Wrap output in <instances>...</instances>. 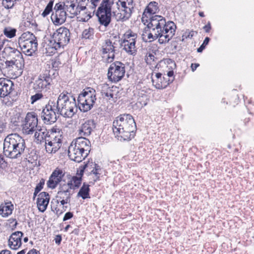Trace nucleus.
I'll return each mask as SVG.
<instances>
[{
	"label": "nucleus",
	"instance_id": "1",
	"mask_svg": "<svg viewBox=\"0 0 254 254\" xmlns=\"http://www.w3.org/2000/svg\"><path fill=\"white\" fill-rule=\"evenodd\" d=\"M147 28L153 30V32L161 36L158 42L160 44L168 43L174 36L176 25L171 21L166 22V19L161 15H154L149 17Z\"/></svg>",
	"mask_w": 254,
	"mask_h": 254
},
{
	"label": "nucleus",
	"instance_id": "2",
	"mask_svg": "<svg viewBox=\"0 0 254 254\" xmlns=\"http://www.w3.org/2000/svg\"><path fill=\"white\" fill-rule=\"evenodd\" d=\"M136 124L132 116L122 114L116 118L113 123V131L118 140H129L135 135Z\"/></svg>",
	"mask_w": 254,
	"mask_h": 254
},
{
	"label": "nucleus",
	"instance_id": "3",
	"mask_svg": "<svg viewBox=\"0 0 254 254\" xmlns=\"http://www.w3.org/2000/svg\"><path fill=\"white\" fill-rule=\"evenodd\" d=\"M25 148V140L17 133L8 134L4 140L3 153L10 158L20 157Z\"/></svg>",
	"mask_w": 254,
	"mask_h": 254
},
{
	"label": "nucleus",
	"instance_id": "4",
	"mask_svg": "<svg viewBox=\"0 0 254 254\" xmlns=\"http://www.w3.org/2000/svg\"><path fill=\"white\" fill-rule=\"evenodd\" d=\"M90 142L85 137H78L72 141L68 147V155L70 160L81 162L85 159L90 151Z\"/></svg>",
	"mask_w": 254,
	"mask_h": 254
},
{
	"label": "nucleus",
	"instance_id": "5",
	"mask_svg": "<svg viewBox=\"0 0 254 254\" xmlns=\"http://www.w3.org/2000/svg\"><path fill=\"white\" fill-rule=\"evenodd\" d=\"M58 114L64 118H71L77 112L75 98L69 93H61L56 103Z\"/></svg>",
	"mask_w": 254,
	"mask_h": 254
},
{
	"label": "nucleus",
	"instance_id": "6",
	"mask_svg": "<svg viewBox=\"0 0 254 254\" xmlns=\"http://www.w3.org/2000/svg\"><path fill=\"white\" fill-rule=\"evenodd\" d=\"M89 2V0H65L62 3L70 18L80 14L81 11H84L85 16L82 17L81 20L86 22L91 17V12L87 11Z\"/></svg>",
	"mask_w": 254,
	"mask_h": 254
},
{
	"label": "nucleus",
	"instance_id": "7",
	"mask_svg": "<svg viewBox=\"0 0 254 254\" xmlns=\"http://www.w3.org/2000/svg\"><path fill=\"white\" fill-rule=\"evenodd\" d=\"M69 30L64 26H62L57 29L52 34V40L50 41L46 49L51 50L50 53H55L56 51L61 47L66 46L70 39Z\"/></svg>",
	"mask_w": 254,
	"mask_h": 254
},
{
	"label": "nucleus",
	"instance_id": "8",
	"mask_svg": "<svg viewBox=\"0 0 254 254\" xmlns=\"http://www.w3.org/2000/svg\"><path fill=\"white\" fill-rule=\"evenodd\" d=\"M96 100V91L92 88L87 87L79 94L77 99L79 110L83 112L90 110Z\"/></svg>",
	"mask_w": 254,
	"mask_h": 254
},
{
	"label": "nucleus",
	"instance_id": "9",
	"mask_svg": "<svg viewBox=\"0 0 254 254\" xmlns=\"http://www.w3.org/2000/svg\"><path fill=\"white\" fill-rule=\"evenodd\" d=\"M18 43L23 52L28 56H31L37 50V37L30 32L22 33L18 39Z\"/></svg>",
	"mask_w": 254,
	"mask_h": 254
},
{
	"label": "nucleus",
	"instance_id": "10",
	"mask_svg": "<svg viewBox=\"0 0 254 254\" xmlns=\"http://www.w3.org/2000/svg\"><path fill=\"white\" fill-rule=\"evenodd\" d=\"M56 108V103L50 101L43 109L41 118L45 124L51 125L56 122L58 117L57 115H59Z\"/></svg>",
	"mask_w": 254,
	"mask_h": 254
},
{
	"label": "nucleus",
	"instance_id": "11",
	"mask_svg": "<svg viewBox=\"0 0 254 254\" xmlns=\"http://www.w3.org/2000/svg\"><path fill=\"white\" fill-rule=\"evenodd\" d=\"M125 72V64L120 62H115L108 69V77L112 82H117L123 78Z\"/></svg>",
	"mask_w": 254,
	"mask_h": 254
},
{
	"label": "nucleus",
	"instance_id": "12",
	"mask_svg": "<svg viewBox=\"0 0 254 254\" xmlns=\"http://www.w3.org/2000/svg\"><path fill=\"white\" fill-rule=\"evenodd\" d=\"M52 79L47 73L41 74L32 82V89L37 92L46 91L51 85Z\"/></svg>",
	"mask_w": 254,
	"mask_h": 254
},
{
	"label": "nucleus",
	"instance_id": "13",
	"mask_svg": "<svg viewBox=\"0 0 254 254\" xmlns=\"http://www.w3.org/2000/svg\"><path fill=\"white\" fill-rule=\"evenodd\" d=\"M38 122L37 115L35 112L27 113L22 125L23 132L27 134L33 133L37 127Z\"/></svg>",
	"mask_w": 254,
	"mask_h": 254
},
{
	"label": "nucleus",
	"instance_id": "14",
	"mask_svg": "<svg viewBox=\"0 0 254 254\" xmlns=\"http://www.w3.org/2000/svg\"><path fill=\"white\" fill-rule=\"evenodd\" d=\"M115 43L107 39L103 44L101 48V53L104 60L108 63H112L115 59L116 50Z\"/></svg>",
	"mask_w": 254,
	"mask_h": 254
},
{
	"label": "nucleus",
	"instance_id": "15",
	"mask_svg": "<svg viewBox=\"0 0 254 254\" xmlns=\"http://www.w3.org/2000/svg\"><path fill=\"white\" fill-rule=\"evenodd\" d=\"M54 10L55 12L52 14L51 18L55 25L62 24L65 22L66 16L69 17L68 13L64 8V6H62V3H56Z\"/></svg>",
	"mask_w": 254,
	"mask_h": 254
},
{
	"label": "nucleus",
	"instance_id": "16",
	"mask_svg": "<svg viewBox=\"0 0 254 254\" xmlns=\"http://www.w3.org/2000/svg\"><path fill=\"white\" fill-rule=\"evenodd\" d=\"M3 53L5 54L7 58L13 61L15 65L18 67L19 64L21 65L24 62L22 55L21 52L13 48L8 47L4 49Z\"/></svg>",
	"mask_w": 254,
	"mask_h": 254
},
{
	"label": "nucleus",
	"instance_id": "17",
	"mask_svg": "<svg viewBox=\"0 0 254 254\" xmlns=\"http://www.w3.org/2000/svg\"><path fill=\"white\" fill-rule=\"evenodd\" d=\"M64 176V172L62 170L57 168L52 172L47 182L48 188L52 190L55 189L62 181Z\"/></svg>",
	"mask_w": 254,
	"mask_h": 254
},
{
	"label": "nucleus",
	"instance_id": "18",
	"mask_svg": "<svg viewBox=\"0 0 254 254\" xmlns=\"http://www.w3.org/2000/svg\"><path fill=\"white\" fill-rule=\"evenodd\" d=\"M95 124L93 120H88L82 123L78 130L80 137H85L89 136L95 128Z\"/></svg>",
	"mask_w": 254,
	"mask_h": 254
},
{
	"label": "nucleus",
	"instance_id": "19",
	"mask_svg": "<svg viewBox=\"0 0 254 254\" xmlns=\"http://www.w3.org/2000/svg\"><path fill=\"white\" fill-rule=\"evenodd\" d=\"M83 172H87L91 175L94 174L95 175L94 181H96L99 179L101 174V168L98 164L91 162L83 166L82 169L80 170V174Z\"/></svg>",
	"mask_w": 254,
	"mask_h": 254
},
{
	"label": "nucleus",
	"instance_id": "20",
	"mask_svg": "<svg viewBox=\"0 0 254 254\" xmlns=\"http://www.w3.org/2000/svg\"><path fill=\"white\" fill-rule=\"evenodd\" d=\"M23 233L21 231L12 233L8 240V246L12 250H16L21 246Z\"/></svg>",
	"mask_w": 254,
	"mask_h": 254
},
{
	"label": "nucleus",
	"instance_id": "21",
	"mask_svg": "<svg viewBox=\"0 0 254 254\" xmlns=\"http://www.w3.org/2000/svg\"><path fill=\"white\" fill-rule=\"evenodd\" d=\"M50 200V195L46 192H41L38 196L37 204L38 210L44 212L47 209Z\"/></svg>",
	"mask_w": 254,
	"mask_h": 254
},
{
	"label": "nucleus",
	"instance_id": "22",
	"mask_svg": "<svg viewBox=\"0 0 254 254\" xmlns=\"http://www.w3.org/2000/svg\"><path fill=\"white\" fill-rule=\"evenodd\" d=\"M13 85L11 81L4 78H0V97H4L10 94Z\"/></svg>",
	"mask_w": 254,
	"mask_h": 254
},
{
	"label": "nucleus",
	"instance_id": "23",
	"mask_svg": "<svg viewBox=\"0 0 254 254\" xmlns=\"http://www.w3.org/2000/svg\"><path fill=\"white\" fill-rule=\"evenodd\" d=\"M116 87L110 86L108 84H103L100 86V91L103 98L107 100H113L116 92Z\"/></svg>",
	"mask_w": 254,
	"mask_h": 254
},
{
	"label": "nucleus",
	"instance_id": "24",
	"mask_svg": "<svg viewBox=\"0 0 254 254\" xmlns=\"http://www.w3.org/2000/svg\"><path fill=\"white\" fill-rule=\"evenodd\" d=\"M126 11L124 9L117 6L116 9H113L112 10L113 16L115 17L118 21H126L127 20L131 15V13H129V12L127 13Z\"/></svg>",
	"mask_w": 254,
	"mask_h": 254
},
{
	"label": "nucleus",
	"instance_id": "25",
	"mask_svg": "<svg viewBox=\"0 0 254 254\" xmlns=\"http://www.w3.org/2000/svg\"><path fill=\"white\" fill-rule=\"evenodd\" d=\"M159 10L158 2L155 1H151L145 8L142 15V18L145 17L149 18L150 16L154 15V14L158 12Z\"/></svg>",
	"mask_w": 254,
	"mask_h": 254
},
{
	"label": "nucleus",
	"instance_id": "26",
	"mask_svg": "<svg viewBox=\"0 0 254 254\" xmlns=\"http://www.w3.org/2000/svg\"><path fill=\"white\" fill-rule=\"evenodd\" d=\"M136 41H129L127 40L121 41V46L129 55H134L136 53L135 47Z\"/></svg>",
	"mask_w": 254,
	"mask_h": 254
},
{
	"label": "nucleus",
	"instance_id": "27",
	"mask_svg": "<svg viewBox=\"0 0 254 254\" xmlns=\"http://www.w3.org/2000/svg\"><path fill=\"white\" fill-rule=\"evenodd\" d=\"M116 3L117 6L126 10V13L132 14L134 8L133 0H118Z\"/></svg>",
	"mask_w": 254,
	"mask_h": 254
},
{
	"label": "nucleus",
	"instance_id": "28",
	"mask_svg": "<svg viewBox=\"0 0 254 254\" xmlns=\"http://www.w3.org/2000/svg\"><path fill=\"white\" fill-rule=\"evenodd\" d=\"M14 209L11 202H6L0 205V215L3 217H6L12 214Z\"/></svg>",
	"mask_w": 254,
	"mask_h": 254
},
{
	"label": "nucleus",
	"instance_id": "29",
	"mask_svg": "<svg viewBox=\"0 0 254 254\" xmlns=\"http://www.w3.org/2000/svg\"><path fill=\"white\" fill-rule=\"evenodd\" d=\"M50 134V132L46 128L43 127L38 129L35 132L34 136L37 141L42 143L47 141Z\"/></svg>",
	"mask_w": 254,
	"mask_h": 254
},
{
	"label": "nucleus",
	"instance_id": "30",
	"mask_svg": "<svg viewBox=\"0 0 254 254\" xmlns=\"http://www.w3.org/2000/svg\"><path fill=\"white\" fill-rule=\"evenodd\" d=\"M113 4V0H103L98 8L97 12L100 13H103V12L112 13V6Z\"/></svg>",
	"mask_w": 254,
	"mask_h": 254
},
{
	"label": "nucleus",
	"instance_id": "31",
	"mask_svg": "<svg viewBox=\"0 0 254 254\" xmlns=\"http://www.w3.org/2000/svg\"><path fill=\"white\" fill-rule=\"evenodd\" d=\"M162 74L160 73H156L155 77H152V81L156 88L158 89H164L168 85V82L161 81Z\"/></svg>",
	"mask_w": 254,
	"mask_h": 254
},
{
	"label": "nucleus",
	"instance_id": "32",
	"mask_svg": "<svg viewBox=\"0 0 254 254\" xmlns=\"http://www.w3.org/2000/svg\"><path fill=\"white\" fill-rule=\"evenodd\" d=\"M96 15L98 16L100 24L105 27H107L111 22L112 13L105 12L100 13L97 12Z\"/></svg>",
	"mask_w": 254,
	"mask_h": 254
},
{
	"label": "nucleus",
	"instance_id": "33",
	"mask_svg": "<svg viewBox=\"0 0 254 254\" xmlns=\"http://www.w3.org/2000/svg\"><path fill=\"white\" fill-rule=\"evenodd\" d=\"M44 143L46 151L48 153H55L61 148L59 144H55L52 141H49L48 139Z\"/></svg>",
	"mask_w": 254,
	"mask_h": 254
},
{
	"label": "nucleus",
	"instance_id": "34",
	"mask_svg": "<svg viewBox=\"0 0 254 254\" xmlns=\"http://www.w3.org/2000/svg\"><path fill=\"white\" fill-rule=\"evenodd\" d=\"M89 191V186L85 183H83L82 186L77 193V197H81L83 199L90 198Z\"/></svg>",
	"mask_w": 254,
	"mask_h": 254
},
{
	"label": "nucleus",
	"instance_id": "35",
	"mask_svg": "<svg viewBox=\"0 0 254 254\" xmlns=\"http://www.w3.org/2000/svg\"><path fill=\"white\" fill-rule=\"evenodd\" d=\"M62 135L60 133L56 132H50V134L48 138L49 141H52L55 144H59V146H62Z\"/></svg>",
	"mask_w": 254,
	"mask_h": 254
},
{
	"label": "nucleus",
	"instance_id": "36",
	"mask_svg": "<svg viewBox=\"0 0 254 254\" xmlns=\"http://www.w3.org/2000/svg\"><path fill=\"white\" fill-rule=\"evenodd\" d=\"M142 35L143 39L147 37L146 41L148 40L149 42L153 41L158 38L159 39L161 37V36L159 34H157V33H154L152 29H149V32L145 31Z\"/></svg>",
	"mask_w": 254,
	"mask_h": 254
},
{
	"label": "nucleus",
	"instance_id": "37",
	"mask_svg": "<svg viewBox=\"0 0 254 254\" xmlns=\"http://www.w3.org/2000/svg\"><path fill=\"white\" fill-rule=\"evenodd\" d=\"M17 30L15 28L8 26L4 28L3 33L8 38H12L16 35Z\"/></svg>",
	"mask_w": 254,
	"mask_h": 254
},
{
	"label": "nucleus",
	"instance_id": "38",
	"mask_svg": "<svg viewBox=\"0 0 254 254\" xmlns=\"http://www.w3.org/2000/svg\"><path fill=\"white\" fill-rule=\"evenodd\" d=\"M137 37L136 33L133 32L131 30H128L124 34L122 41L127 40L128 38H129V41H131V40L136 41Z\"/></svg>",
	"mask_w": 254,
	"mask_h": 254
},
{
	"label": "nucleus",
	"instance_id": "39",
	"mask_svg": "<svg viewBox=\"0 0 254 254\" xmlns=\"http://www.w3.org/2000/svg\"><path fill=\"white\" fill-rule=\"evenodd\" d=\"M148 100L147 96L143 94L137 98L136 105L138 108H142L147 104Z\"/></svg>",
	"mask_w": 254,
	"mask_h": 254
},
{
	"label": "nucleus",
	"instance_id": "40",
	"mask_svg": "<svg viewBox=\"0 0 254 254\" xmlns=\"http://www.w3.org/2000/svg\"><path fill=\"white\" fill-rule=\"evenodd\" d=\"M73 186L71 182L68 181L67 183H61L60 185L59 191L64 192H70L72 190Z\"/></svg>",
	"mask_w": 254,
	"mask_h": 254
},
{
	"label": "nucleus",
	"instance_id": "41",
	"mask_svg": "<svg viewBox=\"0 0 254 254\" xmlns=\"http://www.w3.org/2000/svg\"><path fill=\"white\" fill-rule=\"evenodd\" d=\"M71 194L70 192H64L58 191L57 196V202L59 204V200L61 199H70Z\"/></svg>",
	"mask_w": 254,
	"mask_h": 254
},
{
	"label": "nucleus",
	"instance_id": "42",
	"mask_svg": "<svg viewBox=\"0 0 254 254\" xmlns=\"http://www.w3.org/2000/svg\"><path fill=\"white\" fill-rule=\"evenodd\" d=\"M93 34L94 29L92 28L89 27L83 30L82 33V38L85 39H90L93 37Z\"/></svg>",
	"mask_w": 254,
	"mask_h": 254
},
{
	"label": "nucleus",
	"instance_id": "43",
	"mask_svg": "<svg viewBox=\"0 0 254 254\" xmlns=\"http://www.w3.org/2000/svg\"><path fill=\"white\" fill-rule=\"evenodd\" d=\"M69 182H71L73 186L72 190H75L76 188H79L81 184V177H77L76 176H73Z\"/></svg>",
	"mask_w": 254,
	"mask_h": 254
},
{
	"label": "nucleus",
	"instance_id": "44",
	"mask_svg": "<svg viewBox=\"0 0 254 254\" xmlns=\"http://www.w3.org/2000/svg\"><path fill=\"white\" fill-rule=\"evenodd\" d=\"M54 4V1L52 0H51L48 4L47 5L46 7H45L44 10L42 13L41 15L43 17H45L48 15L50 14V13L52 11L53 9V6Z\"/></svg>",
	"mask_w": 254,
	"mask_h": 254
},
{
	"label": "nucleus",
	"instance_id": "45",
	"mask_svg": "<svg viewBox=\"0 0 254 254\" xmlns=\"http://www.w3.org/2000/svg\"><path fill=\"white\" fill-rule=\"evenodd\" d=\"M163 78L164 80H165V81H167V83L168 82V85H169L174 79V71L173 70L169 71L167 74H164Z\"/></svg>",
	"mask_w": 254,
	"mask_h": 254
},
{
	"label": "nucleus",
	"instance_id": "46",
	"mask_svg": "<svg viewBox=\"0 0 254 254\" xmlns=\"http://www.w3.org/2000/svg\"><path fill=\"white\" fill-rule=\"evenodd\" d=\"M44 95L42 92H37L35 95H32L30 97L31 103L33 104L36 101L43 98Z\"/></svg>",
	"mask_w": 254,
	"mask_h": 254
},
{
	"label": "nucleus",
	"instance_id": "47",
	"mask_svg": "<svg viewBox=\"0 0 254 254\" xmlns=\"http://www.w3.org/2000/svg\"><path fill=\"white\" fill-rule=\"evenodd\" d=\"M156 58L153 53H148L145 57V61L147 64H151Z\"/></svg>",
	"mask_w": 254,
	"mask_h": 254
},
{
	"label": "nucleus",
	"instance_id": "48",
	"mask_svg": "<svg viewBox=\"0 0 254 254\" xmlns=\"http://www.w3.org/2000/svg\"><path fill=\"white\" fill-rule=\"evenodd\" d=\"M210 41V38L209 37H206L203 41V43L197 49V52L198 53H201L202 51L205 49L206 46L208 44Z\"/></svg>",
	"mask_w": 254,
	"mask_h": 254
},
{
	"label": "nucleus",
	"instance_id": "49",
	"mask_svg": "<svg viewBox=\"0 0 254 254\" xmlns=\"http://www.w3.org/2000/svg\"><path fill=\"white\" fill-rule=\"evenodd\" d=\"M100 0H89L87 7L88 6L90 8L94 11Z\"/></svg>",
	"mask_w": 254,
	"mask_h": 254
},
{
	"label": "nucleus",
	"instance_id": "50",
	"mask_svg": "<svg viewBox=\"0 0 254 254\" xmlns=\"http://www.w3.org/2000/svg\"><path fill=\"white\" fill-rule=\"evenodd\" d=\"M67 207H68L67 205H63L62 209L60 210L57 207H55L54 206H52V209H54V211H55L56 213L58 215H60L62 214L66 210Z\"/></svg>",
	"mask_w": 254,
	"mask_h": 254
},
{
	"label": "nucleus",
	"instance_id": "51",
	"mask_svg": "<svg viewBox=\"0 0 254 254\" xmlns=\"http://www.w3.org/2000/svg\"><path fill=\"white\" fill-rule=\"evenodd\" d=\"M13 65H15V64L13 63V61L10 60L7 58L6 60L5 61L4 69L6 68L10 69L11 67H13Z\"/></svg>",
	"mask_w": 254,
	"mask_h": 254
},
{
	"label": "nucleus",
	"instance_id": "52",
	"mask_svg": "<svg viewBox=\"0 0 254 254\" xmlns=\"http://www.w3.org/2000/svg\"><path fill=\"white\" fill-rule=\"evenodd\" d=\"M61 63L59 59H56L52 61V65L53 68H58L60 65L61 64Z\"/></svg>",
	"mask_w": 254,
	"mask_h": 254
},
{
	"label": "nucleus",
	"instance_id": "53",
	"mask_svg": "<svg viewBox=\"0 0 254 254\" xmlns=\"http://www.w3.org/2000/svg\"><path fill=\"white\" fill-rule=\"evenodd\" d=\"M45 184V180L43 179H42L40 182L37 185L36 188H35V190H36L37 191H41V190L43 189V186Z\"/></svg>",
	"mask_w": 254,
	"mask_h": 254
},
{
	"label": "nucleus",
	"instance_id": "54",
	"mask_svg": "<svg viewBox=\"0 0 254 254\" xmlns=\"http://www.w3.org/2000/svg\"><path fill=\"white\" fill-rule=\"evenodd\" d=\"M6 59L2 56L0 57V70H2L4 69V65L5 64V61Z\"/></svg>",
	"mask_w": 254,
	"mask_h": 254
},
{
	"label": "nucleus",
	"instance_id": "55",
	"mask_svg": "<svg viewBox=\"0 0 254 254\" xmlns=\"http://www.w3.org/2000/svg\"><path fill=\"white\" fill-rule=\"evenodd\" d=\"M6 165L7 163L4 160L3 156L0 154V169H4L6 166Z\"/></svg>",
	"mask_w": 254,
	"mask_h": 254
},
{
	"label": "nucleus",
	"instance_id": "56",
	"mask_svg": "<svg viewBox=\"0 0 254 254\" xmlns=\"http://www.w3.org/2000/svg\"><path fill=\"white\" fill-rule=\"evenodd\" d=\"M73 213L71 212H66L63 218V221H65L71 219L73 217Z\"/></svg>",
	"mask_w": 254,
	"mask_h": 254
},
{
	"label": "nucleus",
	"instance_id": "57",
	"mask_svg": "<svg viewBox=\"0 0 254 254\" xmlns=\"http://www.w3.org/2000/svg\"><path fill=\"white\" fill-rule=\"evenodd\" d=\"M8 221L9 222L10 225H11V224L12 225L11 226L13 228H16V227L17 225V222L15 219L10 218L8 220Z\"/></svg>",
	"mask_w": 254,
	"mask_h": 254
},
{
	"label": "nucleus",
	"instance_id": "58",
	"mask_svg": "<svg viewBox=\"0 0 254 254\" xmlns=\"http://www.w3.org/2000/svg\"><path fill=\"white\" fill-rule=\"evenodd\" d=\"M70 201V199H61V200H59V203L60 202L61 205H64L67 203H69Z\"/></svg>",
	"mask_w": 254,
	"mask_h": 254
},
{
	"label": "nucleus",
	"instance_id": "59",
	"mask_svg": "<svg viewBox=\"0 0 254 254\" xmlns=\"http://www.w3.org/2000/svg\"><path fill=\"white\" fill-rule=\"evenodd\" d=\"M55 243L59 245L61 244V242L62 241V237L60 235H57L55 239Z\"/></svg>",
	"mask_w": 254,
	"mask_h": 254
},
{
	"label": "nucleus",
	"instance_id": "60",
	"mask_svg": "<svg viewBox=\"0 0 254 254\" xmlns=\"http://www.w3.org/2000/svg\"><path fill=\"white\" fill-rule=\"evenodd\" d=\"M203 29L206 32H209L210 30L211 29V25L210 23L209 22L207 25H205L203 27Z\"/></svg>",
	"mask_w": 254,
	"mask_h": 254
},
{
	"label": "nucleus",
	"instance_id": "61",
	"mask_svg": "<svg viewBox=\"0 0 254 254\" xmlns=\"http://www.w3.org/2000/svg\"><path fill=\"white\" fill-rule=\"evenodd\" d=\"M5 126L2 121L0 120V133L2 132L5 128Z\"/></svg>",
	"mask_w": 254,
	"mask_h": 254
},
{
	"label": "nucleus",
	"instance_id": "62",
	"mask_svg": "<svg viewBox=\"0 0 254 254\" xmlns=\"http://www.w3.org/2000/svg\"><path fill=\"white\" fill-rule=\"evenodd\" d=\"M39 252L35 249L29 251L27 254H39Z\"/></svg>",
	"mask_w": 254,
	"mask_h": 254
},
{
	"label": "nucleus",
	"instance_id": "63",
	"mask_svg": "<svg viewBox=\"0 0 254 254\" xmlns=\"http://www.w3.org/2000/svg\"><path fill=\"white\" fill-rule=\"evenodd\" d=\"M199 66L198 64H192L191 65V68L192 70L193 71H194L196 68Z\"/></svg>",
	"mask_w": 254,
	"mask_h": 254
},
{
	"label": "nucleus",
	"instance_id": "64",
	"mask_svg": "<svg viewBox=\"0 0 254 254\" xmlns=\"http://www.w3.org/2000/svg\"><path fill=\"white\" fill-rule=\"evenodd\" d=\"M0 254H11V252L8 250H3L0 251Z\"/></svg>",
	"mask_w": 254,
	"mask_h": 254
}]
</instances>
